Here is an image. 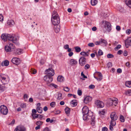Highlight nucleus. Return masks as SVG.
<instances>
[{
    "label": "nucleus",
    "mask_w": 131,
    "mask_h": 131,
    "mask_svg": "<svg viewBox=\"0 0 131 131\" xmlns=\"http://www.w3.org/2000/svg\"><path fill=\"white\" fill-rule=\"evenodd\" d=\"M92 100L91 97L87 96L84 98V102L86 104H88Z\"/></svg>",
    "instance_id": "dca6fc26"
},
{
    "label": "nucleus",
    "mask_w": 131,
    "mask_h": 131,
    "mask_svg": "<svg viewBox=\"0 0 131 131\" xmlns=\"http://www.w3.org/2000/svg\"><path fill=\"white\" fill-rule=\"evenodd\" d=\"M107 30L108 31H110L111 29V25L110 23L109 22L107 23Z\"/></svg>",
    "instance_id": "473e14b6"
},
{
    "label": "nucleus",
    "mask_w": 131,
    "mask_h": 131,
    "mask_svg": "<svg viewBox=\"0 0 131 131\" xmlns=\"http://www.w3.org/2000/svg\"><path fill=\"white\" fill-rule=\"evenodd\" d=\"M0 112L4 115H6L8 113V110L6 107L4 105L0 106Z\"/></svg>",
    "instance_id": "20e7f679"
},
{
    "label": "nucleus",
    "mask_w": 131,
    "mask_h": 131,
    "mask_svg": "<svg viewBox=\"0 0 131 131\" xmlns=\"http://www.w3.org/2000/svg\"><path fill=\"white\" fill-rule=\"evenodd\" d=\"M118 9L121 12H122L124 11V9L122 7H119Z\"/></svg>",
    "instance_id": "e2e57ef3"
},
{
    "label": "nucleus",
    "mask_w": 131,
    "mask_h": 131,
    "mask_svg": "<svg viewBox=\"0 0 131 131\" xmlns=\"http://www.w3.org/2000/svg\"><path fill=\"white\" fill-rule=\"evenodd\" d=\"M113 104V99L112 100L111 99H108L107 104L109 106H112Z\"/></svg>",
    "instance_id": "4be33fe9"
},
{
    "label": "nucleus",
    "mask_w": 131,
    "mask_h": 131,
    "mask_svg": "<svg viewBox=\"0 0 131 131\" xmlns=\"http://www.w3.org/2000/svg\"><path fill=\"white\" fill-rule=\"evenodd\" d=\"M125 94L128 96L131 95V90H129L126 91L125 92Z\"/></svg>",
    "instance_id": "f704fd0d"
},
{
    "label": "nucleus",
    "mask_w": 131,
    "mask_h": 131,
    "mask_svg": "<svg viewBox=\"0 0 131 131\" xmlns=\"http://www.w3.org/2000/svg\"><path fill=\"white\" fill-rule=\"evenodd\" d=\"M90 67V65L88 64H86L84 66V68L86 70L89 69Z\"/></svg>",
    "instance_id": "864d4df0"
},
{
    "label": "nucleus",
    "mask_w": 131,
    "mask_h": 131,
    "mask_svg": "<svg viewBox=\"0 0 131 131\" xmlns=\"http://www.w3.org/2000/svg\"><path fill=\"white\" fill-rule=\"evenodd\" d=\"M82 113L83 119L86 121L90 118L91 121V124L92 126H94L95 122V116L93 115L92 112L89 110L88 107L86 106H84L82 108Z\"/></svg>",
    "instance_id": "f257e3e1"
},
{
    "label": "nucleus",
    "mask_w": 131,
    "mask_h": 131,
    "mask_svg": "<svg viewBox=\"0 0 131 131\" xmlns=\"http://www.w3.org/2000/svg\"><path fill=\"white\" fill-rule=\"evenodd\" d=\"M86 60L85 57H81L79 59V63L81 66H83L85 64Z\"/></svg>",
    "instance_id": "9b49d317"
},
{
    "label": "nucleus",
    "mask_w": 131,
    "mask_h": 131,
    "mask_svg": "<svg viewBox=\"0 0 131 131\" xmlns=\"http://www.w3.org/2000/svg\"><path fill=\"white\" fill-rule=\"evenodd\" d=\"M77 63V61L75 60L72 59L70 60V64L71 65H75Z\"/></svg>",
    "instance_id": "412c9836"
},
{
    "label": "nucleus",
    "mask_w": 131,
    "mask_h": 131,
    "mask_svg": "<svg viewBox=\"0 0 131 131\" xmlns=\"http://www.w3.org/2000/svg\"><path fill=\"white\" fill-rule=\"evenodd\" d=\"M26 104L24 103H22L21 104L20 106L22 108H24L26 107Z\"/></svg>",
    "instance_id": "680f3d73"
},
{
    "label": "nucleus",
    "mask_w": 131,
    "mask_h": 131,
    "mask_svg": "<svg viewBox=\"0 0 131 131\" xmlns=\"http://www.w3.org/2000/svg\"><path fill=\"white\" fill-rule=\"evenodd\" d=\"M65 113L68 116L69 115L70 112V109L68 107L66 108L65 109Z\"/></svg>",
    "instance_id": "2f4dec72"
},
{
    "label": "nucleus",
    "mask_w": 131,
    "mask_h": 131,
    "mask_svg": "<svg viewBox=\"0 0 131 131\" xmlns=\"http://www.w3.org/2000/svg\"><path fill=\"white\" fill-rule=\"evenodd\" d=\"M125 3L130 8H131V0H125Z\"/></svg>",
    "instance_id": "393cba45"
},
{
    "label": "nucleus",
    "mask_w": 131,
    "mask_h": 131,
    "mask_svg": "<svg viewBox=\"0 0 131 131\" xmlns=\"http://www.w3.org/2000/svg\"><path fill=\"white\" fill-rule=\"evenodd\" d=\"M95 104L98 107L100 108L103 107L104 106V103L99 100H97L96 101Z\"/></svg>",
    "instance_id": "ddd939ff"
},
{
    "label": "nucleus",
    "mask_w": 131,
    "mask_h": 131,
    "mask_svg": "<svg viewBox=\"0 0 131 131\" xmlns=\"http://www.w3.org/2000/svg\"><path fill=\"white\" fill-rule=\"evenodd\" d=\"M23 52V50L21 49H18L16 50V53L18 54H20Z\"/></svg>",
    "instance_id": "b1692460"
},
{
    "label": "nucleus",
    "mask_w": 131,
    "mask_h": 131,
    "mask_svg": "<svg viewBox=\"0 0 131 131\" xmlns=\"http://www.w3.org/2000/svg\"><path fill=\"white\" fill-rule=\"evenodd\" d=\"M71 103L73 105V106H75L77 105V101L76 100H72L71 102Z\"/></svg>",
    "instance_id": "bb28decb"
},
{
    "label": "nucleus",
    "mask_w": 131,
    "mask_h": 131,
    "mask_svg": "<svg viewBox=\"0 0 131 131\" xmlns=\"http://www.w3.org/2000/svg\"><path fill=\"white\" fill-rule=\"evenodd\" d=\"M7 24L9 26H12L15 23L13 20H7Z\"/></svg>",
    "instance_id": "6ab92c4d"
},
{
    "label": "nucleus",
    "mask_w": 131,
    "mask_h": 131,
    "mask_svg": "<svg viewBox=\"0 0 131 131\" xmlns=\"http://www.w3.org/2000/svg\"><path fill=\"white\" fill-rule=\"evenodd\" d=\"M80 54L81 55L84 57H87L89 56V54L88 52H86L84 51L81 52Z\"/></svg>",
    "instance_id": "cd10ccee"
},
{
    "label": "nucleus",
    "mask_w": 131,
    "mask_h": 131,
    "mask_svg": "<svg viewBox=\"0 0 131 131\" xmlns=\"http://www.w3.org/2000/svg\"><path fill=\"white\" fill-rule=\"evenodd\" d=\"M95 87L93 85L91 84L89 86V88L90 89H93Z\"/></svg>",
    "instance_id": "0e129e2a"
},
{
    "label": "nucleus",
    "mask_w": 131,
    "mask_h": 131,
    "mask_svg": "<svg viewBox=\"0 0 131 131\" xmlns=\"http://www.w3.org/2000/svg\"><path fill=\"white\" fill-rule=\"evenodd\" d=\"M121 47V45H118L115 48V50H117Z\"/></svg>",
    "instance_id": "09e8293b"
},
{
    "label": "nucleus",
    "mask_w": 131,
    "mask_h": 131,
    "mask_svg": "<svg viewBox=\"0 0 131 131\" xmlns=\"http://www.w3.org/2000/svg\"><path fill=\"white\" fill-rule=\"evenodd\" d=\"M88 46L91 47H93L94 46V44L93 43H90L88 44Z\"/></svg>",
    "instance_id": "603ef678"
},
{
    "label": "nucleus",
    "mask_w": 131,
    "mask_h": 131,
    "mask_svg": "<svg viewBox=\"0 0 131 131\" xmlns=\"http://www.w3.org/2000/svg\"><path fill=\"white\" fill-rule=\"evenodd\" d=\"M108 22L106 21H103L100 23L101 27L103 28H105Z\"/></svg>",
    "instance_id": "f3484780"
},
{
    "label": "nucleus",
    "mask_w": 131,
    "mask_h": 131,
    "mask_svg": "<svg viewBox=\"0 0 131 131\" xmlns=\"http://www.w3.org/2000/svg\"><path fill=\"white\" fill-rule=\"evenodd\" d=\"M74 48L75 50V51L77 52H79L81 51V48L79 47H75Z\"/></svg>",
    "instance_id": "c9c22d12"
},
{
    "label": "nucleus",
    "mask_w": 131,
    "mask_h": 131,
    "mask_svg": "<svg viewBox=\"0 0 131 131\" xmlns=\"http://www.w3.org/2000/svg\"><path fill=\"white\" fill-rule=\"evenodd\" d=\"M14 131H26V129L24 126H19L15 129Z\"/></svg>",
    "instance_id": "f8f14e48"
},
{
    "label": "nucleus",
    "mask_w": 131,
    "mask_h": 131,
    "mask_svg": "<svg viewBox=\"0 0 131 131\" xmlns=\"http://www.w3.org/2000/svg\"><path fill=\"white\" fill-rule=\"evenodd\" d=\"M125 45L128 48L129 46H131V38L129 37L125 41Z\"/></svg>",
    "instance_id": "4468645a"
},
{
    "label": "nucleus",
    "mask_w": 131,
    "mask_h": 131,
    "mask_svg": "<svg viewBox=\"0 0 131 131\" xmlns=\"http://www.w3.org/2000/svg\"><path fill=\"white\" fill-rule=\"evenodd\" d=\"M32 115L33 119H34L37 118L39 117V115L36 114H32Z\"/></svg>",
    "instance_id": "ea45409f"
},
{
    "label": "nucleus",
    "mask_w": 131,
    "mask_h": 131,
    "mask_svg": "<svg viewBox=\"0 0 131 131\" xmlns=\"http://www.w3.org/2000/svg\"><path fill=\"white\" fill-rule=\"evenodd\" d=\"M63 89L64 91L66 92L69 91V89L68 88V87H64Z\"/></svg>",
    "instance_id": "5fc2aeb1"
},
{
    "label": "nucleus",
    "mask_w": 131,
    "mask_h": 131,
    "mask_svg": "<svg viewBox=\"0 0 131 131\" xmlns=\"http://www.w3.org/2000/svg\"><path fill=\"white\" fill-rule=\"evenodd\" d=\"M43 79L45 81L48 83L51 82L53 80L52 77L48 75L45 76L44 77Z\"/></svg>",
    "instance_id": "9d476101"
},
{
    "label": "nucleus",
    "mask_w": 131,
    "mask_h": 131,
    "mask_svg": "<svg viewBox=\"0 0 131 131\" xmlns=\"http://www.w3.org/2000/svg\"><path fill=\"white\" fill-rule=\"evenodd\" d=\"M94 77L98 81H101L102 79V75L100 72H96L94 74Z\"/></svg>",
    "instance_id": "39448f33"
},
{
    "label": "nucleus",
    "mask_w": 131,
    "mask_h": 131,
    "mask_svg": "<svg viewBox=\"0 0 131 131\" xmlns=\"http://www.w3.org/2000/svg\"><path fill=\"white\" fill-rule=\"evenodd\" d=\"M100 41L101 43H103L105 46H106L107 45V42L105 40L102 39H100Z\"/></svg>",
    "instance_id": "a878e982"
},
{
    "label": "nucleus",
    "mask_w": 131,
    "mask_h": 131,
    "mask_svg": "<svg viewBox=\"0 0 131 131\" xmlns=\"http://www.w3.org/2000/svg\"><path fill=\"white\" fill-rule=\"evenodd\" d=\"M54 30L56 33L58 32L60 30V27L59 26H56L54 28Z\"/></svg>",
    "instance_id": "58836bf2"
},
{
    "label": "nucleus",
    "mask_w": 131,
    "mask_h": 131,
    "mask_svg": "<svg viewBox=\"0 0 131 131\" xmlns=\"http://www.w3.org/2000/svg\"><path fill=\"white\" fill-rule=\"evenodd\" d=\"M9 62L8 61L6 60L3 62L2 63V66H8L9 64Z\"/></svg>",
    "instance_id": "c85d7f7f"
},
{
    "label": "nucleus",
    "mask_w": 131,
    "mask_h": 131,
    "mask_svg": "<svg viewBox=\"0 0 131 131\" xmlns=\"http://www.w3.org/2000/svg\"><path fill=\"white\" fill-rule=\"evenodd\" d=\"M37 112L39 113H41L42 112V108L40 107H37Z\"/></svg>",
    "instance_id": "c756f323"
},
{
    "label": "nucleus",
    "mask_w": 131,
    "mask_h": 131,
    "mask_svg": "<svg viewBox=\"0 0 131 131\" xmlns=\"http://www.w3.org/2000/svg\"><path fill=\"white\" fill-rule=\"evenodd\" d=\"M18 39L19 37L18 36H16L15 35H13V36L12 35V37L11 38H10L9 40L13 42L18 45H19Z\"/></svg>",
    "instance_id": "423d86ee"
},
{
    "label": "nucleus",
    "mask_w": 131,
    "mask_h": 131,
    "mask_svg": "<svg viewBox=\"0 0 131 131\" xmlns=\"http://www.w3.org/2000/svg\"><path fill=\"white\" fill-rule=\"evenodd\" d=\"M11 61L13 63L17 65L20 62L19 59L16 57L13 58Z\"/></svg>",
    "instance_id": "2eb2a0df"
},
{
    "label": "nucleus",
    "mask_w": 131,
    "mask_h": 131,
    "mask_svg": "<svg viewBox=\"0 0 131 131\" xmlns=\"http://www.w3.org/2000/svg\"><path fill=\"white\" fill-rule=\"evenodd\" d=\"M107 128L106 127H103L102 129V131H107Z\"/></svg>",
    "instance_id": "774afa93"
},
{
    "label": "nucleus",
    "mask_w": 131,
    "mask_h": 131,
    "mask_svg": "<svg viewBox=\"0 0 131 131\" xmlns=\"http://www.w3.org/2000/svg\"><path fill=\"white\" fill-rule=\"evenodd\" d=\"M110 130H113V126H113L112 124H111V122H110Z\"/></svg>",
    "instance_id": "052dcab7"
},
{
    "label": "nucleus",
    "mask_w": 131,
    "mask_h": 131,
    "mask_svg": "<svg viewBox=\"0 0 131 131\" xmlns=\"http://www.w3.org/2000/svg\"><path fill=\"white\" fill-rule=\"evenodd\" d=\"M12 37V35L7 34H3L1 36L2 40L4 41H6L8 40H9L10 38Z\"/></svg>",
    "instance_id": "1a4fd4ad"
},
{
    "label": "nucleus",
    "mask_w": 131,
    "mask_h": 131,
    "mask_svg": "<svg viewBox=\"0 0 131 131\" xmlns=\"http://www.w3.org/2000/svg\"><path fill=\"white\" fill-rule=\"evenodd\" d=\"M125 86L128 88L131 87V81H127L125 82Z\"/></svg>",
    "instance_id": "5701e85b"
},
{
    "label": "nucleus",
    "mask_w": 131,
    "mask_h": 131,
    "mask_svg": "<svg viewBox=\"0 0 131 131\" xmlns=\"http://www.w3.org/2000/svg\"><path fill=\"white\" fill-rule=\"evenodd\" d=\"M45 62V60L43 59H42L40 61V63L41 64H43Z\"/></svg>",
    "instance_id": "13d9d810"
},
{
    "label": "nucleus",
    "mask_w": 131,
    "mask_h": 131,
    "mask_svg": "<svg viewBox=\"0 0 131 131\" xmlns=\"http://www.w3.org/2000/svg\"><path fill=\"white\" fill-rule=\"evenodd\" d=\"M120 121L122 122H124V118L123 116L121 115L120 116Z\"/></svg>",
    "instance_id": "a18cd8bd"
},
{
    "label": "nucleus",
    "mask_w": 131,
    "mask_h": 131,
    "mask_svg": "<svg viewBox=\"0 0 131 131\" xmlns=\"http://www.w3.org/2000/svg\"><path fill=\"white\" fill-rule=\"evenodd\" d=\"M58 81L60 82H62L64 80V78L62 75H59L57 78Z\"/></svg>",
    "instance_id": "aec40b11"
},
{
    "label": "nucleus",
    "mask_w": 131,
    "mask_h": 131,
    "mask_svg": "<svg viewBox=\"0 0 131 131\" xmlns=\"http://www.w3.org/2000/svg\"><path fill=\"white\" fill-rule=\"evenodd\" d=\"M112 66V64L111 62H108L107 64V66L108 68L111 67Z\"/></svg>",
    "instance_id": "49530a36"
},
{
    "label": "nucleus",
    "mask_w": 131,
    "mask_h": 131,
    "mask_svg": "<svg viewBox=\"0 0 131 131\" xmlns=\"http://www.w3.org/2000/svg\"><path fill=\"white\" fill-rule=\"evenodd\" d=\"M110 117L111 119L110 121L111 123L113 126L116 125V121L118 118V117L115 112H112L110 115Z\"/></svg>",
    "instance_id": "7ed1b4c3"
},
{
    "label": "nucleus",
    "mask_w": 131,
    "mask_h": 131,
    "mask_svg": "<svg viewBox=\"0 0 131 131\" xmlns=\"http://www.w3.org/2000/svg\"><path fill=\"white\" fill-rule=\"evenodd\" d=\"M123 55L125 56H126L127 55V51L125 50L123 52Z\"/></svg>",
    "instance_id": "69168bd1"
},
{
    "label": "nucleus",
    "mask_w": 131,
    "mask_h": 131,
    "mask_svg": "<svg viewBox=\"0 0 131 131\" xmlns=\"http://www.w3.org/2000/svg\"><path fill=\"white\" fill-rule=\"evenodd\" d=\"M62 94L60 93H59L58 95V97H57V99L58 100H61L62 99Z\"/></svg>",
    "instance_id": "e433bc0d"
},
{
    "label": "nucleus",
    "mask_w": 131,
    "mask_h": 131,
    "mask_svg": "<svg viewBox=\"0 0 131 131\" xmlns=\"http://www.w3.org/2000/svg\"><path fill=\"white\" fill-rule=\"evenodd\" d=\"M64 48L65 49H67L69 48V46L68 44H66L64 46Z\"/></svg>",
    "instance_id": "bf43d9fd"
},
{
    "label": "nucleus",
    "mask_w": 131,
    "mask_h": 131,
    "mask_svg": "<svg viewBox=\"0 0 131 131\" xmlns=\"http://www.w3.org/2000/svg\"><path fill=\"white\" fill-rule=\"evenodd\" d=\"M15 47L13 43H10L9 46H6L5 48V50L6 52H9L12 51V49H14Z\"/></svg>",
    "instance_id": "6e6552de"
},
{
    "label": "nucleus",
    "mask_w": 131,
    "mask_h": 131,
    "mask_svg": "<svg viewBox=\"0 0 131 131\" xmlns=\"http://www.w3.org/2000/svg\"><path fill=\"white\" fill-rule=\"evenodd\" d=\"M113 101L114 105L116 106L118 103V99L116 98H114L113 99Z\"/></svg>",
    "instance_id": "72a5a7b5"
},
{
    "label": "nucleus",
    "mask_w": 131,
    "mask_h": 131,
    "mask_svg": "<svg viewBox=\"0 0 131 131\" xmlns=\"http://www.w3.org/2000/svg\"><path fill=\"white\" fill-rule=\"evenodd\" d=\"M46 121L47 122H50V123H52L53 122V119H50L49 118H48L46 119Z\"/></svg>",
    "instance_id": "a19ab883"
},
{
    "label": "nucleus",
    "mask_w": 131,
    "mask_h": 131,
    "mask_svg": "<svg viewBox=\"0 0 131 131\" xmlns=\"http://www.w3.org/2000/svg\"><path fill=\"white\" fill-rule=\"evenodd\" d=\"M105 112V110H103L99 111V114H100V115H101V114L104 115Z\"/></svg>",
    "instance_id": "37998d69"
},
{
    "label": "nucleus",
    "mask_w": 131,
    "mask_h": 131,
    "mask_svg": "<svg viewBox=\"0 0 131 131\" xmlns=\"http://www.w3.org/2000/svg\"><path fill=\"white\" fill-rule=\"evenodd\" d=\"M60 17L56 11H53L52 13L51 21L52 24L54 26L58 25L60 23Z\"/></svg>",
    "instance_id": "f03ea898"
},
{
    "label": "nucleus",
    "mask_w": 131,
    "mask_h": 131,
    "mask_svg": "<svg viewBox=\"0 0 131 131\" xmlns=\"http://www.w3.org/2000/svg\"><path fill=\"white\" fill-rule=\"evenodd\" d=\"M0 79L2 83L4 84H5L7 83V81L5 77H3L2 75H0Z\"/></svg>",
    "instance_id": "a211bd4d"
},
{
    "label": "nucleus",
    "mask_w": 131,
    "mask_h": 131,
    "mask_svg": "<svg viewBox=\"0 0 131 131\" xmlns=\"http://www.w3.org/2000/svg\"><path fill=\"white\" fill-rule=\"evenodd\" d=\"M95 44L96 45H100L101 44L100 40L99 41H97L95 42Z\"/></svg>",
    "instance_id": "4d7b16f0"
},
{
    "label": "nucleus",
    "mask_w": 131,
    "mask_h": 131,
    "mask_svg": "<svg viewBox=\"0 0 131 131\" xmlns=\"http://www.w3.org/2000/svg\"><path fill=\"white\" fill-rule=\"evenodd\" d=\"M43 123V122H42L40 121H37L36 123V124L38 125L39 126H40L42 125Z\"/></svg>",
    "instance_id": "79ce46f5"
},
{
    "label": "nucleus",
    "mask_w": 131,
    "mask_h": 131,
    "mask_svg": "<svg viewBox=\"0 0 131 131\" xmlns=\"http://www.w3.org/2000/svg\"><path fill=\"white\" fill-rule=\"evenodd\" d=\"M45 73L47 75L52 77L54 75L55 73L54 70L52 68H49L45 71Z\"/></svg>",
    "instance_id": "0eeeda50"
},
{
    "label": "nucleus",
    "mask_w": 131,
    "mask_h": 131,
    "mask_svg": "<svg viewBox=\"0 0 131 131\" xmlns=\"http://www.w3.org/2000/svg\"><path fill=\"white\" fill-rule=\"evenodd\" d=\"M3 17L2 15L0 14V21H2L3 20Z\"/></svg>",
    "instance_id": "338daca9"
},
{
    "label": "nucleus",
    "mask_w": 131,
    "mask_h": 131,
    "mask_svg": "<svg viewBox=\"0 0 131 131\" xmlns=\"http://www.w3.org/2000/svg\"><path fill=\"white\" fill-rule=\"evenodd\" d=\"M107 58H112L114 57V56L113 54H108L107 55Z\"/></svg>",
    "instance_id": "c03bdc74"
},
{
    "label": "nucleus",
    "mask_w": 131,
    "mask_h": 131,
    "mask_svg": "<svg viewBox=\"0 0 131 131\" xmlns=\"http://www.w3.org/2000/svg\"><path fill=\"white\" fill-rule=\"evenodd\" d=\"M55 102H51L50 104V106L52 107H54L55 105Z\"/></svg>",
    "instance_id": "3c124183"
},
{
    "label": "nucleus",
    "mask_w": 131,
    "mask_h": 131,
    "mask_svg": "<svg viewBox=\"0 0 131 131\" xmlns=\"http://www.w3.org/2000/svg\"><path fill=\"white\" fill-rule=\"evenodd\" d=\"M131 33V30L130 29H128L126 31V33L127 35H129Z\"/></svg>",
    "instance_id": "8fccbe9b"
},
{
    "label": "nucleus",
    "mask_w": 131,
    "mask_h": 131,
    "mask_svg": "<svg viewBox=\"0 0 131 131\" xmlns=\"http://www.w3.org/2000/svg\"><path fill=\"white\" fill-rule=\"evenodd\" d=\"M98 53L99 55L101 56L103 54V52L100 49L98 51Z\"/></svg>",
    "instance_id": "de8ad7c7"
},
{
    "label": "nucleus",
    "mask_w": 131,
    "mask_h": 131,
    "mask_svg": "<svg viewBox=\"0 0 131 131\" xmlns=\"http://www.w3.org/2000/svg\"><path fill=\"white\" fill-rule=\"evenodd\" d=\"M91 3L92 5L94 6L97 3V0H91Z\"/></svg>",
    "instance_id": "7c9ffc66"
},
{
    "label": "nucleus",
    "mask_w": 131,
    "mask_h": 131,
    "mask_svg": "<svg viewBox=\"0 0 131 131\" xmlns=\"http://www.w3.org/2000/svg\"><path fill=\"white\" fill-rule=\"evenodd\" d=\"M5 89V88L4 85H0V92L4 91Z\"/></svg>",
    "instance_id": "4c0bfd02"
},
{
    "label": "nucleus",
    "mask_w": 131,
    "mask_h": 131,
    "mask_svg": "<svg viewBox=\"0 0 131 131\" xmlns=\"http://www.w3.org/2000/svg\"><path fill=\"white\" fill-rule=\"evenodd\" d=\"M78 94V95L81 96L82 94V92L81 90H78L77 91Z\"/></svg>",
    "instance_id": "6e6d98bb"
}]
</instances>
